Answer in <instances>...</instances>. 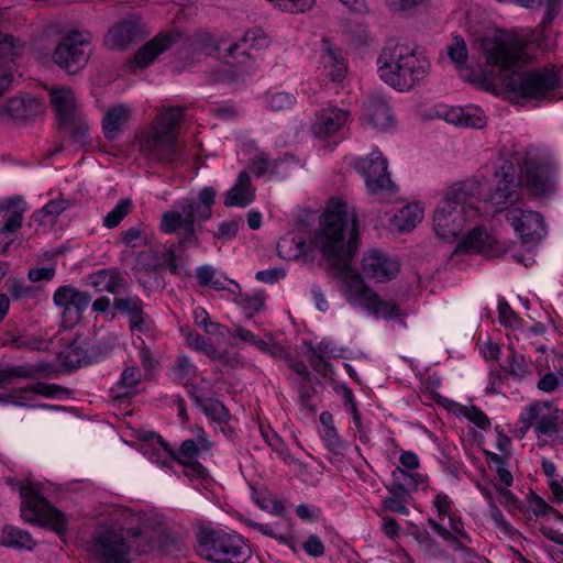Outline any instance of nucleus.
<instances>
[{
    "label": "nucleus",
    "instance_id": "obj_1",
    "mask_svg": "<svg viewBox=\"0 0 563 563\" xmlns=\"http://www.w3.org/2000/svg\"><path fill=\"white\" fill-rule=\"evenodd\" d=\"M311 242L320 249L324 258L340 269L345 283L347 300L353 306H361L376 318L394 319L398 316V306L394 301H385L372 291L355 273L350 262L357 247V218H349L347 206L341 200H331L320 221Z\"/></svg>",
    "mask_w": 563,
    "mask_h": 563
},
{
    "label": "nucleus",
    "instance_id": "obj_2",
    "mask_svg": "<svg viewBox=\"0 0 563 563\" xmlns=\"http://www.w3.org/2000/svg\"><path fill=\"white\" fill-rule=\"evenodd\" d=\"M486 60L501 73L504 89L522 99H550L560 86V71L554 66H543L529 71H510L530 60L527 41L517 32H501L483 43Z\"/></svg>",
    "mask_w": 563,
    "mask_h": 563
},
{
    "label": "nucleus",
    "instance_id": "obj_3",
    "mask_svg": "<svg viewBox=\"0 0 563 563\" xmlns=\"http://www.w3.org/2000/svg\"><path fill=\"white\" fill-rule=\"evenodd\" d=\"M159 552L179 558L185 548L181 540L170 533L157 536L151 530H118L111 526L99 525L87 542V551L100 563H131L132 554Z\"/></svg>",
    "mask_w": 563,
    "mask_h": 563
},
{
    "label": "nucleus",
    "instance_id": "obj_4",
    "mask_svg": "<svg viewBox=\"0 0 563 563\" xmlns=\"http://www.w3.org/2000/svg\"><path fill=\"white\" fill-rule=\"evenodd\" d=\"M184 113L185 108L180 106L164 108L151 131L140 140V153L150 164L176 168L187 162L186 146L177 137Z\"/></svg>",
    "mask_w": 563,
    "mask_h": 563
},
{
    "label": "nucleus",
    "instance_id": "obj_5",
    "mask_svg": "<svg viewBox=\"0 0 563 563\" xmlns=\"http://www.w3.org/2000/svg\"><path fill=\"white\" fill-rule=\"evenodd\" d=\"M430 69L429 58L407 43L388 41L377 57L379 78L400 92L412 90Z\"/></svg>",
    "mask_w": 563,
    "mask_h": 563
},
{
    "label": "nucleus",
    "instance_id": "obj_6",
    "mask_svg": "<svg viewBox=\"0 0 563 563\" xmlns=\"http://www.w3.org/2000/svg\"><path fill=\"white\" fill-rule=\"evenodd\" d=\"M481 197L482 185L476 179H466L450 187L434 211L435 234L444 241L455 240L466 222L477 216Z\"/></svg>",
    "mask_w": 563,
    "mask_h": 563
},
{
    "label": "nucleus",
    "instance_id": "obj_7",
    "mask_svg": "<svg viewBox=\"0 0 563 563\" xmlns=\"http://www.w3.org/2000/svg\"><path fill=\"white\" fill-rule=\"evenodd\" d=\"M217 197L213 187L202 188L197 199H184L174 205V209L163 213L159 229L165 234H174L183 229L178 240L180 251L198 247L200 239L196 230V222H205L212 214V206Z\"/></svg>",
    "mask_w": 563,
    "mask_h": 563
},
{
    "label": "nucleus",
    "instance_id": "obj_8",
    "mask_svg": "<svg viewBox=\"0 0 563 563\" xmlns=\"http://www.w3.org/2000/svg\"><path fill=\"white\" fill-rule=\"evenodd\" d=\"M197 554L211 563H246L252 555L247 541L236 532L202 527L197 532Z\"/></svg>",
    "mask_w": 563,
    "mask_h": 563
},
{
    "label": "nucleus",
    "instance_id": "obj_9",
    "mask_svg": "<svg viewBox=\"0 0 563 563\" xmlns=\"http://www.w3.org/2000/svg\"><path fill=\"white\" fill-rule=\"evenodd\" d=\"M7 483L14 489H19L21 498V516L31 523L48 527L57 534L67 530L66 515L53 507L33 484H23L8 478Z\"/></svg>",
    "mask_w": 563,
    "mask_h": 563
},
{
    "label": "nucleus",
    "instance_id": "obj_10",
    "mask_svg": "<svg viewBox=\"0 0 563 563\" xmlns=\"http://www.w3.org/2000/svg\"><path fill=\"white\" fill-rule=\"evenodd\" d=\"M268 45L269 40L260 27L247 30L239 41L229 44L227 47H224L222 42L214 45L210 36H201L197 43V46L200 47L205 55H210L216 51H224L225 55H223V58L225 64L245 70L251 69L254 65L255 57L252 51H260Z\"/></svg>",
    "mask_w": 563,
    "mask_h": 563
},
{
    "label": "nucleus",
    "instance_id": "obj_11",
    "mask_svg": "<svg viewBox=\"0 0 563 563\" xmlns=\"http://www.w3.org/2000/svg\"><path fill=\"white\" fill-rule=\"evenodd\" d=\"M49 101L56 114L58 131L68 136L74 144H84L89 125L78 108L73 89L68 87L51 88Z\"/></svg>",
    "mask_w": 563,
    "mask_h": 563
},
{
    "label": "nucleus",
    "instance_id": "obj_12",
    "mask_svg": "<svg viewBox=\"0 0 563 563\" xmlns=\"http://www.w3.org/2000/svg\"><path fill=\"white\" fill-rule=\"evenodd\" d=\"M92 35L86 30L67 31L52 53V60L68 75H76L88 64Z\"/></svg>",
    "mask_w": 563,
    "mask_h": 563
},
{
    "label": "nucleus",
    "instance_id": "obj_13",
    "mask_svg": "<svg viewBox=\"0 0 563 563\" xmlns=\"http://www.w3.org/2000/svg\"><path fill=\"white\" fill-rule=\"evenodd\" d=\"M522 186L533 197H548L558 190V167L554 163L527 156L520 166Z\"/></svg>",
    "mask_w": 563,
    "mask_h": 563
},
{
    "label": "nucleus",
    "instance_id": "obj_14",
    "mask_svg": "<svg viewBox=\"0 0 563 563\" xmlns=\"http://www.w3.org/2000/svg\"><path fill=\"white\" fill-rule=\"evenodd\" d=\"M113 345L104 339L76 335L63 350L58 357L63 366L76 369L103 360L112 351Z\"/></svg>",
    "mask_w": 563,
    "mask_h": 563
},
{
    "label": "nucleus",
    "instance_id": "obj_15",
    "mask_svg": "<svg viewBox=\"0 0 563 563\" xmlns=\"http://www.w3.org/2000/svg\"><path fill=\"white\" fill-rule=\"evenodd\" d=\"M388 163L382 152L375 148L366 157L357 158L354 168L365 180L367 191L372 196L394 194L396 185L387 170Z\"/></svg>",
    "mask_w": 563,
    "mask_h": 563
},
{
    "label": "nucleus",
    "instance_id": "obj_16",
    "mask_svg": "<svg viewBox=\"0 0 563 563\" xmlns=\"http://www.w3.org/2000/svg\"><path fill=\"white\" fill-rule=\"evenodd\" d=\"M212 442L201 429L196 439H186L178 450L174 449V462L185 467L184 474L191 478H205L207 468L198 461L200 455L212 449Z\"/></svg>",
    "mask_w": 563,
    "mask_h": 563
},
{
    "label": "nucleus",
    "instance_id": "obj_17",
    "mask_svg": "<svg viewBox=\"0 0 563 563\" xmlns=\"http://www.w3.org/2000/svg\"><path fill=\"white\" fill-rule=\"evenodd\" d=\"M506 220L523 244H537L547 235L544 218L538 211L511 208Z\"/></svg>",
    "mask_w": 563,
    "mask_h": 563
},
{
    "label": "nucleus",
    "instance_id": "obj_18",
    "mask_svg": "<svg viewBox=\"0 0 563 563\" xmlns=\"http://www.w3.org/2000/svg\"><path fill=\"white\" fill-rule=\"evenodd\" d=\"M496 186L485 198L495 206L514 205L519 199L522 179L517 176V167L511 161H504L495 172Z\"/></svg>",
    "mask_w": 563,
    "mask_h": 563
},
{
    "label": "nucleus",
    "instance_id": "obj_19",
    "mask_svg": "<svg viewBox=\"0 0 563 563\" xmlns=\"http://www.w3.org/2000/svg\"><path fill=\"white\" fill-rule=\"evenodd\" d=\"M54 303L63 308V324L70 328L78 323L82 312L91 302V295L71 285L59 286L53 295Z\"/></svg>",
    "mask_w": 563,
    "mask_h": 563
},
{
    "label": "nucleus",
    "instance_id": "obj_20",
    "mask_svg": "<svg viewBox=\"0 0 563 563\" xmlns=\"http://www.w3.org/2000/svg\"><path fill=\"white\" fill-rule=\"evenodd\" d=\"M147 30L140 19H124L113 24L104 36V44L111 49L123 51L131 44L142 41Z\"/></svg>",
    "mask_w": 563,
    "mask_h": 563
},
{
    "label": "nucleus",
    "instance_id": "obj_21",
    "mask_svg": "<svg viewBox=\"0 0 563 563\" xmlns=\"http://www.w3.org/2000/svg\"><path fill=\"white\" fill-rule=\"evenodd\" d=\"M180 40L181 33L178 31L161 32L135 52L132 64H134L136 68H145L150 66L157 56L169 49Z\"/></svg>",
    "mask_w": 563,
    "mask_h": 563
},
{
    "label": "nucleus",
    "instance_id": "obj_22",
    "mask_svg": "<svg viewBox=\"0 0 563 563\" xmlns=\"http://www.w3.org/2000/svg\"><path fill=\"white\" fill-rule=\"evenodd\" d=\"M363 117L378 131H387L396 123L389 100L380 93H372L368 97L363 108Z\"/></svg>",
    "mask_w": 563,
    "mask_h": 563
},
{
    "label": "nucleus",
    "instance_id": "obj_23",
    "mask_svg": "<svg viewBox=\"0 0 563 563\" xmlns=\"http://www.w3.org/2000/svg\"><path fill=\"white\" fill-rule=\"evenodd\" d=\"M399 267L400 264L397 260L377 250L368 252L362 258L364 273L378 282H387L394 278L399 272Z\"/></svg>",
    "mask_w": 563,
    "mask_h": 563
},
{
    "label": "nucleus",
    "instance_id": "obj_24",
    "mask_svg": "<svg viewBox=\"0 0 563 563\" xmlns=\"http://www.w3.org/2000/svg\"><path fill=\"white\" fill-rule=\"evenodd\" d=\"M349 111L332 107L320 110L312 124V133L318 139H327L339 132L347 122Z\"/></svg>",
    "mask_w": 563,
    "mask_h": 563
},
{
    "label": "nucleus",
    "instance_id": "obj_25",
    "mask_svg": "<svg viewBox=\"0 0 563 563\" xmlns=\"http://www.w3.org/2000/svg\"><path fill=\"white\" fill-rule=\"evenodd\" d=\"M43 112L40 99L30 95L10 98L1 108L0 114L13 120H29Z\"/></svg>",
    "mask_w": 563,
    "mask_h": 563
},
{
    "label": "nucleus",
    "instance_id": "obj_26",
    "mask_svg": "<svg viewBox=\"0 0 563 563\" xmlns=\"http://www.w3.org/2000/svg\"><path fill=\"white\" fill-rule=\"evenodd\" d=\"M151 255L153 257V262L159 264L161 267H166L170 274L180 277L190 276L188 264L176 253L174 243L169 245L167 243L152 245Z\"/></svg>",
    "mask_w": 563,
    "mask_h": 563
},
{
    "label": "nucleus",
    "instance_id": "obj_27",
    "mask_svg": "<svg viewBox=\"0 0 563 563\" xmlns=\"http://www.w3.org/2000/svg\"><path fill=\"white\" fill-rule=\"evenodd\" d=\"M26 211V202L21 196L0 199V213L3 219L1 233H14L21 227Z\"/></svg>",
    "mask_w": 563,
    "mask_h": 563
},
{
    "label": "nucleus",
    "instance_id": "obj_28",
    "mask_svg": "<svg viewBox=\"0 0 563 563\" xmlns=\"http://www.w3.org/2000/svg\"><path fill=\"white\" fill-rule=\"evenodd\" d=\"M89 284L97 291L118 295L126 290L128 282L120 269L114 267L101 268L89 275Z\"/></svg>",
    "mask_w": 563,
    "mask_h": 563
},
{
    "label": "nucleus",
    "instance_id": "obj_29",
    "mask_svg": "<svg viewBox=\"0 0 563 563\" xmlns=\"http://www.w3.org/2000/svg\"><path fill=\"white\" fill-rule=\"evenodd\" d=\"M134 276L144 291H155L165 288V279L162 274V267L153 261L139 257L134 268Z\"/></svg>",
    "mask_w": 563,
    "mask_h": 563
},
{
    "label": "nucleus",
    "instance_id": "obj_30",
    "mask_svg": "<svg viewBox=\"0 0 563 563\" xmlns=\"http://www.w3.org/2000/svg\"><path fill=\"white\" fill-rule=\"evenodd\" d=\"M56 374L55 366L47 362L24 363L1 367V384L10 378H49Z\"/></svg>",
    "mask_w": 563,
    "mask_h": 563
},
{
    "label": "nucleus",
    "instance_id": "obj_31",
    "mask_svg": "<svg viewBox=\"0 0 563 563\" xmlns=\"http://www.w3.org/2000/svg\"><path fill=\"white\" fill-rule=\"evenodd\" d=\"M18 41L8 33L0 32V96L7 91L13 82V70L5 64L13 62L18 54Z\"/></svg>",
    "mask_w": 563,
    "mask_h": 563
},
{
    "label": "nucleus",
    "instance_id": "obj_32",
    "mask_svg": "<svg viewBox=\"0 0 563 563\" xmlns=\"http://www.w3.org/2000/svg\"><path fill=\"white\" fill-rule=\"evenodd\" d=\"M255 188L251 184L250 174L241 170L234 185L227 191L224 205L227 207L245 208L254 201Z\"/></svg>",
    "mask_w": 563,
    "mask_h": 563
},
{
    "label": "nucleus",
    "instance_id": "obj_33",
    "mask_svg": "<svg viewBox=\"0 0 563 563\" xmlns=\"http://www.w3.org/2000/svg\"><path fill=\"white\" fill-rule=\"evenodd\" d=\"M143 454L152 462L168 467L174 462V449L161 435L151 433L142 445Z\"/></svg>",
    "mask_w": 563,
    "mask_h": 563
},
{
    "label": "nucleus",
    "instance_id": "obj_34",
    "mask_svg": "<svg viewBox=\"0 0 563 563\" xmlns=\"http://www.w3.org/2000/svg\"><path fill=\"white\" fill-rule=\"evenodd\" d=\"M334 346L331 342L322 340L317 345L308 344V361L314 372L327 376L332 372L329 360L335 357Z\"/></svg>",
    "mask_w": 563,
    "mask_h": 563
},
{
    "label": "nucleus",
    "instance_id": "obj_35",
    "mask_svg": "<svg viewBox=\"0 0 563 563\" xmlns=\"http://www.w3.org/2000/svg\"><path fill=\"white\" fill-rule=\"evenodd\" d=\"M189 396L211 422L216 424L230 422L231 413L221 401L213 398H202L197 396L196 387H191Z\"/></svg>",
    "mask_w": 563,
    "mask_h": 563
},
{
    "label": "nucleus",
    "instance_id": "obj_36",
    "mask_svg": "<svg viewBox=\"0 0 563 563\" xmlns=\"http://www.w3.org/2000/svg\"><path fill=\"white\" fill-rule=\"evenodd\" d=\"M324 52L321 56L323 74L332 81H342L346 74V65L341 55L332 47L328 40L323 41Z\"/></svg>",
    "mask_w": 563,
    "mask_h": 563
},
{
    "label": "nucleus",
    "instance_id": "obj_37",
    "mask_svg": "<svg viewBox=\"0 0 563 563\" xmlns=\"http://www.w3.org/2000/svg\"><path fill=\"white\" fill-rule=\"evenodd\" d=\"M130 118V109L123 103L110 108L102 119V132L107 140L117 139L122 126Z\"/></svg>",
    "mask_w": 563,
    "mask_h": 563
},
{
    "label": "nucleus",
    "instance_id": "obj_38",
    "mask_svg": "<svg viewBox=\"0 0 563 563\" xmlns=\"http://www.w3.org/2000/svg\"><path fill=\"white\" fill-rule=\"evenodd\" d=\"M421 481L422 476L420 474L411 473L400 466H397L391 472V483L385 487L410 495L418 489Z\"/></svg>",
    "mask_w": 563,
    "mask_h": 563
},
{
    "label": "nucleus",
    "instance_id": "obj_39",
    "mask_svg": "<svg viewBox=\"0 0 563 563\" xmlns=\"http://www.w3.org/2000/svg\"><path fill=\"white\" fill-rule=\"evenodd\" d=\"M428 525L446 543L449 549L461 553L465 558L472 556L473 551L465 544L467 542L462 537L452 533V531H449L446 527L433 518L428 519Z\"/></svg>",
    "mask_w": 563,
    "mask_h": 563
},
{
    "label": "nucleus",
    "instance_id": "obj_40",
    "mask_svg": "<svg viewBox=\"0 0 563 563\" xmlns=\"http://www.w3.org/2000/svg\"><path fill=\"white\" fill-rule=\"evenodd\" d=\"M494 244L495 240L487 230L482 227H477L472 229L463 238L460 246L476 253H486L492 251Z\"/></svg>",
    "mask_w": 563,
    "mask_h": 563
},
{
    "label": "nucleus",
    "instance_id": "obj_41",
    "mask_svg": "<svg viewBox=\"0 0 563 563\" xmlns=\"http://www.w3.org/2000/svg\"><path fill=\"white\" fill-rule=\"evenodd\" d=\"M412 538L418 545L419 552L428 560H440L446 558V552L431 537L427 530H416Z\"/></svg>",
    "mask_w": 563,
    "mask_h": 563
},
{
    "label": "nucleus",
    "instance_id": "obj_42",
    "mask_svg": "<svg viewBox=\"0 0 563 563\" xmlns=\"http://www.w3.org/2000/svg\"><path fill=\"white\" fill-rule=\"evenodd\" d=\"M1 542L3 545L16 549L31 550L35 545L31 534L23 529L5 526L3 529Z\"/></svg>",
    "mask_w": 563,
    "mask_h": 563
},
{
    "label": "nucleus",
    "instance_id": "obj_43",
    "mask_svg": "<svg viewBox=\"0 0 563 563\" xmlns=\"http://www.w3.org/2000/svg\"><path fill=\"white\" fill-rule=\"evenodd\" d=\"M506 372L518 383L526 382L532 375L526 357L517 353L512 346H510V353L507 356Z\"/></svg>",
    "mask_w": 563,
    "mask_h": 563
},
{
    "label": "nucleus",
    "instance_id": "obj_44",
    "mask_svg": "<svg viewBox=\"0 0 563 563\" xmlns=\"http://www.w3.org/2000/svg\"><path fill=\"white\" fill-rule=\"evenodd\" d=\"M423 218V209L419 203H411L404 207L395 216V222L399 231L407 232L412 230Z\"/></svg>",
    "mask_w": 563,
    "mask_h": 563
},
{
    "label": "nucleus",
    "instance_id": "obj_45",
    "mask_svg": "<svg viewBox=\"0 0 563 563\" xmlns=\"http://www.w3.org/2000/svg\"><path fill=\"white\" fill-rule=\"evenodd\" d=\"M173 372L175 378L179 383L184 384L188 388V391L191 389V387H195L190 383L197 376V367L188 356L179 355L175 361Z\"/></svg>",
    "mask_w": 563,
    "mask_h": 563
},
{
    "label": "nucleus",
    "instance_id": "obj_46",
    "mask_svg": "<svg viewBox=\"0 0 563 563\" xmlns=\"http://www.w3.org/2000/svg\"><path fill=\"white\" fill-rule=\"evenodd\" d=\"M261 435L266 444L286 463L294 462V459L282 437L269 427H260Z\"/></svg>",
    "mask_w": 563,
    "mask_h": 563
},
{
    "label": "nucleus",
    "instance_id": "obj_47",
    "mask_svg": "<svg viewBox=\"0 0 563 563\" xmlns=\"http://www.w3.org/2000/svg\"><path fill=\"white\" fill-rule=\"evenodd\" d=\"M484 454L486 456L487 463L494 466L498 475L499 482L500 484H503V487L511 486L514 477L511 472L507 467L509 457L507 455H499L492 451H484Z\"/></svg>",
    "mask_w": 563,
    "mask_h": 563
},
{
    "label": "nucleus",
    "instance_id": "obj_48",
    "mask_svg": "<svg viewBox=\"0 0 563 563\" xmlns=\"http://www.w3.org/2000/svg\"><path fill=\"white\" fill-rule=\"evenodd\" d=\"M20 394H34L41 395L46 398H60L63 396H67L69 390L66 387L59 386L57 384H47L43 382H36L34 384L27 385L24 388H21Z\"/></svg>",
    "mask_w": 563,
    "mask_h": 563
},
{
    "label": "nucleus",
    "instance_id": "obj_49",
    "mask_svg": "<svg viewBox=\"0 0 563 563\" xmlns=\"http://www.w3.org/2000/svg\"><path fill=\"white\" fill-rule=\"evenodd\" d=\"M322 442L335 460H341L347 449V443L339 435L336 428L322 431Z\"/></svg>",
    "mask_w": 563,
    "mask_h": 563
},
{
    "label": "nucleus",
    "instance_id": "obj_50",
    "mask_svg": "<svg viewBox=\"0 0 563 563\" xmlns=\"http://www.w3.org/2000/svg\"><path fill=\"white\" fill-rule=\"evenodd\" d=\"M113 307L119 312L126 314L129 320L144 311V303L137 296L115 297Z\"/></svg>",
    "mask_w": 563,
    "mask_h": 563
},
{
    "label": "nucleus",
    "instance_id": "obj_51",
    "mask_svg": "<svg viewBox=\"0 0 563 563\" xmlns=\"http://www.w3.org/2000/svg\"><path fill=\"white\" fill-rule=\"evenodd\" d=\"M141 382V373L136 366H128L121 373L117 382V388L121 391V396H130Z\"/></svg>",
    "mask_w": 563,
    "mask_h": 563
},
{
    "label": "nucleus",
    "instance_id": "obj_52",
    "mask_svg": "<svg viewBox=\"0 0 563 563\" xmlns=\"http://www.w3.org/2000/svg\"><path fill=\"white\" fill-rule=\"evenodd\" d=\"M486 125V115L477 106L462 107L461 124L463 128L482 129Z\"/></svg>",
    "mask_w": 563,
    "mask_h": 563
},
{
    "label": "nucleus",
    "instance_id": "obj_53",
    "mask_svg": "<svg viewBox=\"0 0 563 563\" xmlns=\"http://www.w3.org/2000/svg\"><path fill=\"white\" fill-rule=\"evenodd\" d=\"M386 489L390 494V496L382 500V509L384 511H393L399 515L407 516L409 514V508L407 506L406 500V497L408 495L390 488Z\"/></svg>",
    "mask_w": 563,
    "mask_h": 563
},
{
    "label": "nucleus",
    "instance_id": "obj_54",
    "mask_svg": "<svg viewBox=\"0 0 563 563\" xmlns=\"http://www.w3.org/2000/svg\"><path fill=\"white\" fill-rule=\"evenodd\" d=\"M279 159L271 161L266 153H258L250 159V169L256 177H262L266 173H276Z\"/></svg>",
    "mask_w": 563,
    "mask_h": 563
},
{
    "label": "nucleus",
    "instance_id": "obj_55",
    "mask_svg": "<svg viewBox=\"0 0 563 563\" xmlns=\"http://www.w3.org/2000/svg\"><path fill=\"white\" fill-rule=\"evenodd\" d=\"M132 201L130 199H121L112 210L103 218V225L113 229L130 213Z\"/></svg>",
    "mask_w": 563,
    "mask_h": 563
},
{
    "label": "nucleus",
    "instance_id": "obj_56",
    "mask_svg": "<svg viewBox=\"0 0 563 563\" xmlns=\"http://www.w3.org/2000/svg\"><path fill=\"white\" fill-rule=\"evenodd\" d=\"M559 411L549 412L545 415H539L537 422L534 423V432L538 437L540 435H552L559 431Z\"/></svg>",
    "mask_w": 563,
    "mask_h": 563
},
{
    "label": "nucleus",
    "instance_id": "obj_57",
    "mask_svg": "<svg viewBox=\"0 0 563 563\" xmlns=\"http://www.w3.org/2000/svg\"><path fill=\"white\" fill-rule=\"evenodd\" d=\"M543 407H548V404L532 402L521 410L519 424L522 433H526L532 426L534 427Z\"/></svg>",
    "mask_w": 563,
    "mask_h": 563
},
{
    "label": "nucleus",
    "instance_id": "obj_58",
    "mask_svg": "<svg viewBox=\"0 0 563 563\" xmlns=\"http://www.w3.org/2000/svg\"><path fill=\"white\" fill-rule=\"evenodd\" d=\"M335 393L341 397L343 406L350 412L352 420L358 423V409L353 390L345 384H340L334 387Z\"/></svg>",
    "mask_w": 563,
    "mask_h": 563
},
{
    "label": "nucleus",
    "instance_id": "obj_59",
    "mask_svg": "<svg viewBox=\"0 0 563 563\" xmlns=\"http://www.w3.org/2000/svg\"><path fill=\"white\" fill-rule=\"evenodd\" d=\"M265 296L262 292L240 294L239 305L247 312L251 318L254 312H258L264 308Z\"/></svg>",
    "mask_w": 563,
    "mask_h": 563
},
{
    "label": "nucleus",
    "instance_id": "obj_60",
    "mask_svg": "<svg viewBox=\"0 0 563 563\" xmlns=\"http://www.w3.org/2000/svg\"><path fill=\"white\" fill-rule=\"evenodd\" d=\"M446 52L450 59L457 66L465 64L467 60L466 44L461 36H454L453 44L448 46Z\"/></svg>",
    "mask_w": 563,
    "mask_h": 563
},
{
    "label": "nucleus",
    "instance_id": "obj_61",
    "mask_svg": "<svg viewBox=\"0 0 563 563\" xmlns=\"http://www.w3.org/2000/svg\"><path fill=\"white\" fill-rule=\"evenodd\" d=\"M462 107H451L448 104H437L434 107V115L443 119L448 123L460 126L461 124Z\"/></svg>",
    "mask_w": 563,
    "mask_h": 563
},
{
    "label": "nucleus",
    "instance_id": "obj_62",
    "mask_svg": "<svg viewBox=\"0 0 563 563\" xmlns=\"http://www.w3.org/2000/svg\"><path fill=\"white\" fill-rule=\"evenodd\" d=\"M296 102L294 95L285 91L275 92L269 96L267 107L273 111L290 109Z\"/></svg>",
    "mask_w": 563,
    "mask_h": 563
},
{
    "label": "nucleus",
    "instance_id": "obj_63",
    "mask_svg": "<svg viewBox=\"0 0 563 563\" xmlns=\"http://www.w3.org/2000/svg\"><path fill=\"white\" fill-rule=\"evenodd\" d=\"M7 290L13 299L20 300L31 297L34 289L22 279H11L7 282Z\"/></svg>",
    "mask_w": 563,
    "mask_h": 563
},
{
    "label": "nucleus",
    "instance_id": "obj_64",
    "mask_svg": "<svg viewBox=\"0 0 563 563\" xmlns=\"http://www.w3.org/2000/svg\"><path fill=\"white\" fill-rule=\"evenodd\" d=\"M461 412L468 421L483 430L487 429L490 424L487 415L475 406L463 407Z\"/></svg>",
    "mask_w": 563,
    "mask_h": 563
}]
</instances>
